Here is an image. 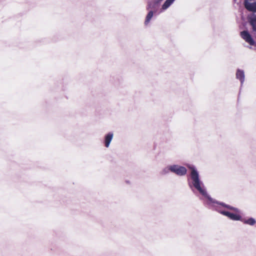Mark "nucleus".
Masks as SVG:
<instances>
[{
    "instance_id": "nucleus-1",
    "label": "nucleus",
    "mask_w": 256,
    "mask_h": 256,
    "mask_svg": "<svg viewBox=\"0 0 256 256\" xmlns=\"http://www.w3.org/2000/svg\"><path fill=\"white\" fill-rule=\"evenodd\" d=\"M187 166L190 170L188 186L194 192L195 190H196L206 198V204L209 208L228 216L230 220L241 221L242 216L240 214V210L211 198L208 194L204 183L200 180L199 173L195 166L191 164H188Z\"/></svg>"
},
{
    "instance_id": "nucleus-2",
    "label": "nucleus",
    "mask_w": 256,
    "mask_h": 256,
    "mask_svg": "<svg viewBox=\"0 0 256 256\" xmlns=\"http://www.w3.org/2000/svg\"><path fill=\"white\" fill-rule=\"evenodd\" d=\"M171 172L178 176H184L187 172L186 168L183 166L178 164H172Z\"/></svg>"
},
{
    "instance_id": "nucleus-3",
    "label": "nucleus",
    "mask_w": 256,
    "mask_h": 256,
    "mask_svg": "<svg viewBox=\"0 0 256 256\" xmlns=\"http://www.w3.org/2000/svg\"><path fill=\"white\" fill-rule=\"evenodd\" d=\"M160 2L161 1L160 0H148L146 8V10H152L155 12V14H156Z\"/></svg>"
},
{
    "instance_id": "nucleus-4",
    "label": "nucleus",
    "mask_w": 256,
    "mask_h": 256,
    "mask_svg": "<svg viewBox=\"0 0 256 256\" xmlns=\"http://www.w3.org/2000/svg\"><path fill=\"white\" fill-rule=\"evenodd\" d=\"M240 36L242 38L250 45L254 46V41L248 31L244 30L242 32H240Z\"/></svg>"
},
{
    "instance_id": "nucleus-5",
    "label": "nucleus",
    "mask_w": 256,
    "mask_h": 256,
    "mask_svg": "<svg viewBox=\"0 0 256 256\" xmlns=\"http://www.w3.org/2000/svg\"><path fill=\"white\" fill-rule=\"evenodd\" d=\"M114 133L112 132H109L104 136V145L105 147L108 148L110 146V144L113 138Z\"/></svg>"
},
{
    "instance_id": "nucleus-6",
    "label": "nucleus",
    "mask_w": 256,
    "mask_h": 256,
    "mask_svg": "<svg viewBox=\"0 0 256 256\" xmlns=\"http://www.w3.org/2000/svg\"><path fill=\"white\" fill-rule=\"evenodd\" d=\"M236 78L240 80L242 86L245 79L244 71L240 69H238L236 72Z\"/></svg>"
},
{
    "instance_id": "nucleus-7",
    "label": "nucleus",
    "mask_w": 256,
    "mask_h": 256,
    "mask_svg": "<svg viewBox=\"0 0 256 256\" xmlns=\"http://www.w3.org/2000/svg\"><path fill=\"white\" fill-rule=\"evenodd\" d=\"M175 1V0H166L160 8L159 13L166 11Z\"/></svg>"
},
{
    "instance_id": "nucleus-8",
    "label": "nucleus",
    "mask_w": 256,
    "mask_h": 256,
    "mask_svg": "<svg viewBox=\"0 0 256 256\" xmlns=\"http://www.w3.org/2000/svg\"><path fill=\"white\" fill-rule=\"evenodd\" d=\"M243 224L253 226L256 224V220L253 218H243L242 217L241 221Z\"/></svg>"
},
{
    "instance_id": "nucleus-9",
    "label": "nucleus",
    "mask_w": 256,
    "mask_h": 256,
    "mask_svg": "<svg viewBox=\"0 0 256 256\" xmlns=\"http://www.w3.org/2000/svg\"><path fill=\"white\" fill-rule=\"evenodd\" d=\"M244 6L248 11L256 12V2H246Z\"/></svg>"
},
{
    "instance_id": "nucleus-10",
    "label": "nucleus",
    "mask_w": 256,
    "mask_h": 256,
    "mask_svg": "<svg viewBox=\"0 0 256 256\" xmlns=\"http://www.w3.org/2000/svg\"><path fill=\"white\" fill-rule=\"evenodd\" d=\"M149 12L146 16L144 24L146 26H147L150 22L152 18L154 16L155 12L152 10H148Z\"/></svg>"
},
{
    "instance_id": "nucleus-11",
    "label": "nucleus",
    "mask_w": 256,
    "mask_h": 256,
    "mask_svg": "<svg viewBox=\"0 0 256 256\" xmlns=\"http://www.w3.org/2000/svg\"><path fill=\"white\" fill-rule=\"evenodd\" d=\"M250 22L252 26L253 30H256V16L254 15L250 18Z\"/></svg>"
},
{
    "instance_id": "nucleus-12",
    "label": "nucleus",
    "mask_w": 256,
    "mask_h": 256,
    "mask_svg": "<svg viewBox=\"0 0 256 256\" xmlns=\"http://www.w3.org/2000/svg\"><path fill=\"white\" fill-rule=\"evenodd\" d=\"M171 166H172V165H169L168 166L163 168L160 172L161 174L162 175H164V174H168L170 172H171V169H170Z\"/></svg>"
}]
</instances>
